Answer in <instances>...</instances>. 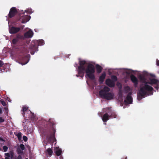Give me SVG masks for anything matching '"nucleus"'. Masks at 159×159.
Masks as SVG:
<instances>
[{"label": "nucleus", "mask_w": 159, "mask_h": 159, "mask_svg": "<svg viewBox=\"0 0 159 159\" xmlns=\"http://www.w3.org/2000/svg\"><path fill=\"white\" fill-rule=\"evenodd\" d=\"M111 79L115 81H116L117 80V77L115 75L112 76H111Z\"/></svg>", "instance_id": "29"}, {"label": "nucleus", "mask_w": 159, "mask_h": 159, "mask_svg": "<svg viewBox=\"0 0 159 159\" xmlns=\"http://www.w3.org/2000/svg\"><path fill=\"white\" fill-rule=\"evenodd\" d=\"M16 135L18 137V138L20 139L21 137V133L20 132L18 133Z\"/></svg>", "instance_id": "28"}, {"label": "nucleus", "mask_w": 159, "mask_h": 159, "mask_svg": "<svg viewBox=\"0 0 159 159\" xmlns=\"http://www.w3.org/2000/svg\"><path fill=\"white\" fill-rule=\"evenodd\" d=\"M55 124L53 119L50 118L46 122V127L47 128L43 130V134L44 138L48 141L51 140H56L55 137V134L56 130L54 127Z\"/></svg>", "instance_id": "3"}, {"label": "nucleus", "mask_w": 159, "mask_h": 159, "mask_svg": "<svg viewBox=\"0 0 159 159\" xmlns=\"http://www.w3.org/2000/svg\"><path fill=\"white\" fill-rule=\"evenodd\" d=\"M2 109L0 107V114H2Z\"/></svg>", "instance_id": "36"}, {"label": "nucleus", "mask_w": 159, "mask_h": 159, "mask_svg": "<svg viewBox=\"0 0 159 159\" xmlns=\"http://www.w3.org/2000/svg\"><path fill=\"white\" fill-rule=\"evenodd\" d=\"M156 64L157 66H159V61H156Z\"/></svg>", "instance_id": "35"}, {"label": "nucleus", "mask_w": 159, "mask_h": 159, "mask_svg": "<svg viewBox=\"0 0 159 159\" xmlns=\"http://www.w3.org/2000/svg\"><path fill=\"white\" fill-rule=\"evenodd\" d=\"M79 66L78 67L77 71L80 76L83 78L84 75V72L86 73L85 77L87 76L92 80H95L94 75L95 69L94 65L89 63L87 67L85 68L84 65L86 64V61L84 60L80 61H79Z\"/></svg>", "instance_id": "2"}, {"label": "nucleus", "mask_w": 159, "mask_h": 159, "mask_svg": "<svg viewBox=\"0 0 159 159\" xmlns=\"http://www.w3.org/2000/svg\"><path fill=\"white\" fill-rule=\"evenodd\" d=\"M0 140H1V141H5V140H4V139L1 138H0Z\"/></svg>", "instance_id": "38"}, {"label": "nucleus", "mask_w": 159, "mask_h": 159, "mask_svg": "<svg viewBox=\"0 0 159 159\" xmlns=\"http://www.w3.org/2000/svg\"><path fill=\"white\" fill-rule=\"evenodd\" d=\"M10 156H11V158H12L13 157L14 155V153L12 151H10Z\"/></svg>", "instance_id": "30"}, {"label": "nucleus", "mask_w": 159, "mask_h": 159, "mask_svg": "<svg viewBox=\"0 0 159 159\" xmlns=\"http://www.w3.org/2000/svg\"><path fill=\"white\" fill-rule=\"evenodd\" d=\"M132 93L129 92L124 100V102L125 105L132 104L133 102V98L131 96Z\"/></svg>", "instance_id": "8"}, {"label": "nucleus", "mask_w": 159, "mask_h": 159, "mask_svg": "<svg viewBox=\"0 0 159 159\" xmlns=\"http://www.w3.org/2000/svg\"><path fill=\"white\" fill-rule=\"evenodd\" d=\"M47 152L48 154L50 156L52 155V154L53 152H52V150L50 148H48V149H47Z\"/></svg>", "instance_id": "23"}, {"label": "nucleus", "mask_w": 159, "mask_h": 159, "mask_svg": "<svg viewBox=\"0 0 159 159\" xmlns=\"http://www.w3.org/2000/svg\"><path fill=\"white\" fill-rule=\"evenodd\" d=\"M8 70V68L6 67L5 65H4L3 66L2 68H1L0 70L1 73H2L5 72H7Z\"/></svg>", "instance_id": "19"}, {"label": "nucleus", "mask_w": 159, "mask_h": 159, "mask_svg": "<svg viewBox=\"0 0 159 159\" xmlns=\"http://www.w3.org/2000/svg\"><path fill=\"white\" fill-rule=\"evenodd\" d=\"M4 120L3 119L2 117H0V123H2L4 121Z\"/></svg>", "instance_id": "33"}, {"label": "nucleus", "mask_w": 159, "mask_h": 159, "mask_svg": "<svg viewBox=\"0 0 159 159\" xmlns=\"http://www.w3.org/2000/svg\"><path fill=\"white\" fill-rule=\"evenodd\" d=\"M30 16L24 15V12L20 13L16 18V21H20L22 23H25L28 21L30 19Z\"/></svg>", "instance_id": "5"}, {"label": "nucleus", "mask_w": 159, "mask_h": 159, "mask_svg": "<svg viewBox=\"0 0 159 159\" xmlns=\"http://www.w3.org/2000/svg\"><path fill=\"white\" fill-rule=\"evenodd\" d=\"M24 37L22 35L20 34H17L15 38L13 39L11 42V43L13 45L17 44L19 42V40L22 39Z\"/></svg>", "instance_id": "7"}, {"label": "nucleus", "mask_w": 159, "mask_h": 159, "mask_svg": "<svg viewBox=\"0 0 159 159\" xmlns=\"http://www.w3.org/2000/svg\"><path fill=\"white\" fill-rule=\"evenodd\" d=\"M32 49L33 50L30 53L32 55H33L35 52L38 51V48L35 46H33L32 47Z\"/></svg>", "instance_id": "20"}, {"label": "nucleus", "mask_w": 159, "mask_h": 159, "mask_svg": "<svg viewBox=\"0 0 159 159\" xmlns=\"http://www.w3.org/2000/svg\"><path fill=\"white\" fill-rule=\"evenodd\" d=\"M22 54H23V53H21V54H20V55H22Z\"/></svg>", "instance_id": "42"}, {"label": "nucleus", "mask_w": 159, "mask_h": 159, "mask_svg": "<svg viewBox=\"0 0 159 159\" xmlns=\"http://www.w3.org/2000/svg\"><path fill=\"white\" fill-rule=\"evenodd\" d=\"M158 72L159 73V72Z\"/></svg>", "instance_id": "44"}, {"label": "nucleus", "mask_w": 159, "mask_h": 159, "mask_svg": "<svg viewBox=\"0 0 159 159\" xmlns=\"http://www.w3.org/2000/svg\"><path fill=\"white\" fill-rule=\"evenodd\" d=\"M127 157H125V158H122L121 159H127Z\"/></svg>", "instance_id": "39"}, {"label": "nucleus", "mask_w": 159, "mask_h": 159, "mask_svg": "<svg viewBox=\"0 0 159 159\" xmlns=\"http://www.w3.org/2000/svg\"><path fill=\"white\" fill-rule=\"evenodd\" d=\"M55 153L57 156H59L61 155L62 151L61 149H59L56 151Z\"/></svg>", "instance_id": "22"}, {"label": "nucleus", "mask_w": 159, "mask_h": 159, "mask_svg": "<svg viewBox=\"0 0 159 159\" xmlns=\"http://www.w3.org/2000/svg\"><path fill=\"white\" fill-rule=\"evenodd\" d=\"M106 74L105 73H102L101 75L99 78V81L100 84H102L105 78Z\"/></svg>", "instance_id": "15"}, {"label": "nucleus", "mask_w": 159, "mask_h": 159, "mask_svg": "<svg viewBox=\"0 0 159 159\" xmlns=\"http://www.w3.org/2000/svg\"><path fill=\"white\" fill-rule=\"evenodd\" d=\"M30 56L27 55L26 56H25L24 57H23L22 58V59L21 60H22V62L21 63L22 65H24L26 64L29 61V57Z\"/></svg>", "instance_id": "13"}, {"label": "nucleus", "mask_w": 159, "mask_h": 159, "mask_svg": "<svg viewBox=\"0 0 159 159\" xmlns=\"http://www.w3.org/2000/svg\"><path fill=\"white\" fill-rule=\"evenodd\" d=\"M18 11L19 10L17 9L16 7H13L11 8L8 14L9 17L12 18L17 14H18V16L19 14H20L19 13Z\"/></svg>", "instance_id": "6"}, {"label": "nucleus", "mask_w": 159, "mask_h": 159, "mask_svg": "<svg viewBox=\"0 0 159 159\" xmlns=\"http://www.w3.org/2000/svg\"><path fill=\"white\" fill-rule=\"evenodd\" d=\"M106 84L110 87H114L115 86L114 82L110 79H106L105 81Z\"/></svg>", "instance_id": "12"}, {"label": "nucleus", "mask_w": 159, "mask_h": 159, "mask_svg": "<svg viewBox=\"0 0 159 159\" xmlns=\"http://www.w3.org/2000/svg\"><path fill=\"white\" fill-rule=\"evenodd\" d=\"M8 147L5 145L3 147V149L4 152H6L8 149Z\"/></svg>", "instance_id": "27"}, {"label": "nucleus", "mask_w": 159, "mask_h": 159, "mask_svg": "<svg viewBox=\"0 0 159 159\" xmlns=\"http://www.w3.org/2000/svg\"><path fill=\"white\" fill-rule=\"evenodd\" d=\"M109 91L110 89L105 86L99 92V94L102 98L107 100H111L113 98L114 95L112 93L109 92Z\"/></svg>", "instance_id": "4"}, {"label": "nucleus", "mask_w": 159, "mask_h": 159, "mask_svg": "<svg viewBox=\"0 0 159 159\" xmlns=\"http://www.w3.org/2000/svg\"><path fill=\"white\" fill-rule=\"evenodd\" d=\"M33 35V32L32 30H30L25 33L24 34V37L25 38H30L32 37Z\"/></svg>", "instance_id": "14"}, {"label": "nucleus", "mask_w": 159, "mask_h": 159, "mask_svg": "<svg viewBox=\"0 0 159 159\" xmlns=\"http://www.w3.org/2000/svg\"><path fill=\"white\" fill-rule=\"evenodd\" d=\"M23 140L25 142H26V141H27L28 138H27V137L26 136H24L23 137Z\"/></svg>", "instance_id": "31"}, {"label": "nucleus", "mask_w": 159, "mask_h": 159, "mask_svg": "<svg viewBox=\"0 0 159 159\" xmlns=\"http://www.w3.org/2000/svg\"><path fill=\"white\" fill-rule=\"evenodd\" d=\"M38 44L39 45H43L44 44V41L43 40H40L38 41Z\"/></svg>", "instance_id": "24"}, {"label": "nucleus", "mask_w": 159, "mask_h": 159, "mask_svg": "<svg viewBox=\"0 0 159 159\" xmlns=\"http://www.w3.org/2000/svg\"><path fill=\"white\" fill-rule=\"evenodd\" d=\"M139 79L141 82L144 83L142 85L138 93V99L139 100H141L143 98L145 97L146 95H148V92H152L151 94H152V91L153 90V88L148 84L151 85L152 84H157L159 81L154 78L149 79V81H147L145 75H143L139 76Z\"/></svg>", "instance_id": "1"}, {"label": "nucleus", "mask_w": 159, "mask_h": 159, "mask_svg": "<svg viewBox=\"0 0 159 159\" xmlns=\"http://www.w3.org/2000/svg\"><path fill=\"white\" fill-rule=\"evenodd\" d=\"M5 159H10L9 157H5Z\"/></svg>", "instance_id": "41"}, {"label": "nucleus", "mask_w": 159, "mask_h": 159, "mask_svg": "<svg viewBox=\"0 0 159 159\" xmlns=\"http://www.w3.org/2000/svg\"><path fill=\"white\" fill-rule=\"evenodd\" d=\"M25 12H27L29 14H31L33 12V11H32V9H27L25 11Z\"/></svg>", "instance_id": "25"}, {"label": "nucleus", "mask_w": 159, "mask_h": 159, "mask_svg": "<svg viewBox=\"0 0 159 159\" xmlns=\"http://www.w3.org/2000/svg\"><path fill=\"white\" fill-rule=\"evenodd\" d=\"M110 117L111 118H116L117 116V115L114 112H112L110 115H109Z\"/></svg>", "instance_id": "21"}, {"label": "nucleus", "mask_w": 159, "mask_h": 159, "mask_svg": "<svg viewBox=\"0 0 159 159\" xmlns=\"http://www.w3.org/2000/svg\"><path fill=\"white\" fill-rule=\"evenodd\" d=\"M109 115L107 113H106L102 116V118L104 122H106L109 119Z\"/></svg>", "instance_id": "16"}, {"label": "nucleus", "mask_w": 159, "mask_h": 159, "mask_svg": "<svg viewBox=\"0 0 159 159\" xmlns=\"http://www.w3.org/2000/svg\"><path fill=\"white\" fill-rule=\"evenodd\" d=\"M15 159H22V158L21 155H19L17 158H15Z\"/></svg>", "instance_id": "34"}, {"label": "nucleus", "mask_w": 159, "mask_h": 159, "mask_svg": "<svg viewBox=\"0 0 159 159\" xmlns=\"http://www.w3.org/2000/svg\"><path fill=\"white\" fill-rule=\"evenodd\" d=\"M24 25H22L20 27V28H21L22 29H23V28H24Z\"/></svg>", "instance_id": "37"}, {"label": "nucleus", "mask_w": 159, "mask_h": 159, "mask_svg": "<svg viewBox=\"0 0 159 159\" xmlns=\"http://www.w3.org/2000/svg\"><path fill=\"white\" fill-rule=\"evenodd\" d=\"M28 107L26 106H24L22 107V111H23V112L22 113V115L23 116H25V112L26 111H28Z\"/></svg>", "instance_id": "18"}, {"label": "nucleus", "mask_w": 159, "mask_h": 159, "mask_svg": "<svg viewBox=\"0 0 159 159\" xmlns=\"http://www.w3.org/2000/svg\"><path fill=\"white\" fill-rule=\"evenodd\" d=\"M20 27H16L12 26L9 29V32L10 34H14L17 33L20 30Z\"/></svg>", "instance_id": "9"}, {"label": "nucleus", "mask_w": 159, "mask_h": 159, "mask_svg": "<svg viewBox=\"0 0 159 159\" xmlns=\"http://www.w3.org/2000/svg\"><path fill=\"white\" fill-rule=\"evenodd\" d=\"M6 156H7V157H10V154L9 153H7L5 154Z\"/></svg>", "instance_id": "32"}, {"label": "nucleus", "mask_w": 159, "mask_h": 159, "mask_svg": "<svg viewBox=\"0 0 159 159\" xmlns=\"http://www.w3.org/2000/svg\"><path fill=\"white\" fill-rule=\"evenodd\" d=\"M96 68L98 73L99 74L102 72V68L101 66L98 64H97L96 65Z\"/></svg>", "instance_id": "17"}, {"label": "nucleus", "mask_w": 159, "mask_h": 159, "mask_svg": "<svg viewBox=\"0 0 159 159\" xmlns=\"http://www.w3.org/2000/svg\"><path fill=\"white\" fill-rule=\"evenodd\" d=\"M130 78L131 81L134 84V86L137 87L138 84V80L137 78L132 74L130 76Z\"/></svg>", "instance_id": "11"}, {"label": "nucleus", "mask_w": 159, "mask_h": 159, "mask_svg": "<svg viewBox=\"0 0 159 159\" xmlns=\"http://www.w3.org/2000/svg\"><path fill=\"white\" fill-rule=\"evenodd\" d=\"M26 159H27V158H26Z\"/></svg>", "instance_id": "43"}, {"label": "nucleus", "mask_w": 159, "mask_h": 159, "mask_svg": "<svg viewBox=\"0 0 159 159\" xmlns=\"http://www.w3.org/2000/svg\"><path fill=\"white\" fill-rule=\"evenodd\" d=\"M0 102H1L2 104L4 106H6V103L5 102V101L3 100V99H1L0 100Z\"/></svg>", "instance_id": "26"}, {"label": "nucleus", "mask_w": 159, "mask_h": 159, "mask_svg": "<svg viewBox=\"0 0 159 159\" xmlns=\"http://www.w3.org/2000/svg\"><path fill=\"white\" fill-rule=\"evenodd\" d=\"M78 75H76V76H77V77H78L79 76H80V75L78 74Z\"/></svg>", "instance_id": "40"}, {"label": "nucleus", "mask_w": 159, "mask_h": 159, "mask_svg": "<svg viewBox=\"0 0 159 159\" xmlns=\"http://www.w3.org/2000/svg\"><path fill=\"white\" fill-rule=\"evenodd\" d=\"M25 149V147L23 144H21L20 146L17 147L16 148V152L17 153L20 155L23 153V151Z\"/></svg>", "instance_id": "10"}]
</instances>
